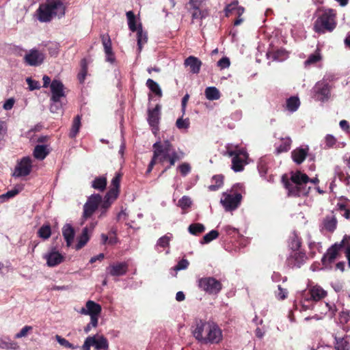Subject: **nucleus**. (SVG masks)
<instances>
[{"label":"nucleus","instance_id":"obj_1","mask_svg":"<svg viewBox=\"0 0 350 350\" xmlns=\"http://www.w3.org/2000/svg\"><path fill=\"white\" fill-rule=\"evenodd\" d=\"M152 148L153 155L148 166L146 174H150L157 163L163 165L165 162H168L169 165L163 171L165 172L174 166L176 161L181 160L185 157V153L180 150L176 151L168 139L155 142Z\"/></svg>","mask_w":350,"mask_h":350},{"label":"nucleus","instance_id":"obj_2","mask_svg":"<svg viewBox=\"0 0 350 350\" xmlns=\"http://www.w3.org/2000/svg\"><path fill=\"white\" fill-rule=\"evenodd\" d=\"M193 337L200 343L218 344L222 340V332L217 324L212 321L196 320L192 326Z\"/></svg>","mask_w":350,"mask_h":350},{"label":"nucleus","instance_id":"obj_3","mask_svg":"<svg viewBox=\"0 0 350 350\" xmlns=\"http://www.w3.org/2000/svg\"><path fill=\"white\" fill-rule=\"evenodd\" d=\"M317 18L313 23V31L318 34L332 32L337 26L336 10L319 8L316 12Z\"/></svg>","mask_w":350,"mask_h":350},{"label":"nucleus","instance_id":"obj_4","mask_svg":"<svg viewBox=\"0 0 350 350\" xmlns=\"http://www.w3.org/2000/svg\"><path fill=\"white\" fill-rule=\"evenodd\" d=\"M65 14V6L61 0H46L37 10L38 19L42 23L50 22L54 16Z\"/></svg>","mask_w":350,"mask_h":350},{"label":"nucleus","instance_id":"obj_5","mask_svg":"<svg viewBox=\"0 0 350 350\" xmlns=\"http://www.w3.org/2000/svg\"><path fill=\"white\" fill-rule=\"evenodd\" d=\"M197 285L202 291L210 295H217L223 288L221 281L213 276L199 278Z\"/></svg>","mask_w":350,"mask_h":350},{"label":"nucleus","instance_id":"obj_6","mask_svg":"<svg viewBox=\"0 0 350 350\" xmlns=\"http://www.w3.org/2000/svg\"><path fill=\"white\" fill-rule=\"evenodd\" d=\"M345 236L340 242H336L329 247L321 258V263L325 268L331 267L332 264L340 256V251L344 247Z\"/></svg>","mask_w":350,"mask_h":350},{"label":"nucleus","instance_id":"obj_7","mask_svg":"<svg viewBox=\"0 0 350 350\" xmlns=\"http://www.w3.org/2000/svg\"><path fill=\"white\" fill-rule=\"evenodd\" d=\"M102 311L101 306L94 301L89 300L85 304V308H82L80 312L83 314L90 315L91 324L94 328L98 326V317Z\"/></svg>","mask_w":350,"mask_h":350},{"label":"nucleus","instance_id":"obj_8","mask_svg":"<svg viewBox=\"0 0 350 350\" xmlns=\"http://www.w3.org/2000/svg\"><path fill=\"white\" fill-rule=\"evenodd\" d=\"M93 346L96 350H108L109 342L103 336L94 335L86 338L81 350H90V347Z\"/></svg>","mask_w":350,"mask_h":350},{"label":"nucleus","instance_id":"obj_9","mask_svg":"<svg viewBox=\"0 0 350 350\" xmlns=\"http://www.w3.org/2000/svg\"><path fill=\"white\" fill-rule=\"evenodd\" d=\"M282 183L284 188L288 191V196L300 197L301 196H306L308 193V189H306L304 186L295 185L290 181L286 174L282 176Z\"/></svg>","mask_w":350,"mask_h":350},{"label":"nucleus","instance_id":"obj_10","mask_svg":"<svg viewBox=\"0 0 350 350\" xmlns=\"http://www.w3.org/2000/svg\"><path fill=\"white\" fill-rule=\"evenodd\" d=\"M308 256L304 250L291 251L286 265L290 268H300L307 260Z\"/></svg>","mask_w":350,"mask_h":350},{"label":"nucleus","instance_id":"obj_11","mask_svg":"<svg viewBox=\"0 0 350 350\" xmlns=\"http://www.w3.org/2000/svg\"><path fill=\"white\" fill-rule=\"evenodd\" d=\"M331 90L332 87L328 83L317 82L313 88L314 99L321 102L327 101L331 96Z\"/></svg>","mask_w":350,"mask_h":350},{"label":"nucleus","instance_id":"obj_12","mask_svg":"<svg viewBox=\"0 0 350 350\" xmlns=\"http://www.w3.org/2000/svg\"><path fill=\"white\" fill-rule=\"evenodd\" d=\"M101 202V196L98 193L90 196L83 206V217L85 219L90 218Z\"/></svg>","mask_w":350,"mask_h":350},{"label":"nucleus","instance_id":"obj_13","mask_svg":"<svg viewBox=\"0 0 350 350\" xmlns=\"http://www.w3.org/2000/svg\"><path fill=\"white\" fill-rule=\"evenodd\" d=\"M242 196L239 193H224V198H221V203L225 208L226 211H231L238 208L241 204Z\"/></svg>","mask_w":350,"mask_h":350},{"label":"nucleus","instance_id":"obj_14","mask_svg":"<svg viewBox=\"0 0 350 350\" xmlns=\"http://www.w3.org/2000/svg\"><path fill=\"white\" fill-rule=\"evenodd\" d=\"M249 155L245 149L243 151H239L235 156L232 157L231 168L235 172H242L244 167L247 164Z\"/></svg>","mask_w":350,"mask_h":350},{"label":"nucleus","instance_id":"obj_15","mask_svg":"<svg viewBox=\"0 0 350 350\" xmlns=\"http://www.w3.org/2000/svg\"><path fill=\"white\" fill-rule=\"evenodd\" d=\"M32 162L29 157H23L15 167L13 176L16 177L26 176L31 172Z\"/></svg>","mask_w":350,"mask_h":350},{"label":"nucleus","instance_id":"obj_16","mask_svg":"<svg viewBox=\"0 0 350 350\" xmlns=\"http://www.w3.org/2000/svg\"><path fill=\"white\" fill-rule=\"evenodd\" d=\"M338 225V219L336 215L334 214V211L329 215H327L323 218L322 221L320 224V230L321 232L326 231L329 233H333Z\"/></svg>","mask_w":350,"mask_h":350},{"label":"nucleus","instance_id":"obj_17","mask_svg":"<svg viewBox=\"0 0 350 350\" xmlns=\"http://www.w3.org/2000/svg\"><path fill=\"white\" fill-rule=\"evenodd\" d=\"M51 91V97L50 101H59L61 98L66 97L64 93V85L62 81L57 79H53L50 85Z\"/></svg>","mask_w":350,"mask_h":350},{"label":"nucleus","instance_id":"obj_18","mask_svg":"<svg viewBox=\"0 0 350 350\" xmlns=\"http://www.w3.org/2000/svg\"><path fill=\"white\" fill-rule=\"evenodd\" d=\"M44 59L43 53L36 49H31L29 53L24 57L25 62L29 66H38L41 64Z\"/></svg>","mask_w":350,"mask_h":350},{"label":"nucleus","instance_id":"obj_19","mask_svg":"<svg viewBox=\"0 0 350 350\" xmlns=\"http://www.w3.org/2000/svg\"><path fill=\"white\" fill-rule=\"evenodd\" d=\"M129 265L126 262L113 263L107 267V273L111 276L124 275L127 273Z\"/></svg>","mask_w":350,"mask_h":350},{"label":"nucleus","instance_id":"obj_20","mask_svg":"<svg viewBox=\"0 0 350 350\" xmlns=\"http://www.w3.org/2000/svg\"><path fill=\"white\" fill-rule=\"evenodd\" d=\"M161 105L157 104L154 109L148 110V122L154 129L157 130L161 116Z\"/></svg>","mask_w":350,"mask_h":350},{"label":"nucleus","instance_id":"obj_21","mask_svg":"<svg viewBox=\"0 0 350 350\" xmlns=\"http://www.w3.org/2000/svg\"><path fill=\"white\" fill-rule=\"evenodd\" d=\"M202 65V61L198 57L191 55L184 61V66L189 68V71L192 74H198Z\"/></svg>","mask_w":350,"mask_h":350},{"label":"nucleus","instance_id":"obj_22","mask_svg":"<svg viewBox=\"0 0 350 350\" xmlns=\"http://www.w3.org/2000/svg\"><path fill=\"white\" fill-rule=\"evenodd\" d=\"M122 174L120 172H117L115 176L111 180V188L109 189L108 196H111L113 198H118L120 193V181Z\"/></svg>","mask_w":350,"mask_h":350},{"label":"nucleus","instance_id":"obj_23","mask_svg":"<svg viewBox=\"0 0 350 350\" xmlns=\"http://www.w3.org/2000/svg\"><path fill=\"white\" fill-rule=\"evenodd\" d=\"M44 258L49 267H55L64 261V256L58 252L51 251L45 255Z\"/></svg>","mask_w":350,"mask_h":350},{"label":"nucleus","instance_id":"obj_24","mask_svg":"<svg viewBox=\"0 0 350 350\" xmlns=\"http://www.w3.org/2000/svg\"><path fill=\"white\" fill-rule=\"evenodd\" d=\"M309 148H297L291 152V157L295 163L299 165L302 163L306 159L308 154Z\"/></svg>","mask_w":350,"mask_h":350},{"label":"nucleus","instance_id":"obj_25","mask_svg":"<svg viewBox=\"0 0 350 350\" xmlns=\"http://www.w3.org/2000/svg\"><path fill=\"white\" fill-rule=\"evenodd\" d=\"M339 200L340 202L336 205L337 210L346 219H350V204H347V202L349 201V199L341 196Z\"/></svg>","mask_w":350,"mask_h":350},{"label":"nucleus","instance_id":"obj_26","mask_svg":"<svg viewBox=\"0 0 350 350\" xmlns=\"http://www.w3.org/2000/svg\"><path fill=\"white\" fill-rule=\"evenodd\" d=\"M289 180L295 185L304 186L305 184L309 182L310 178L307 174H304L300 171H297L291 173Z\"/></svg>","mask_w":350,"mask_h":350},{"label":"nucleus","instance_id":"obj_27","mask_svg":"<svg viewBox=\"0 0 350 350\" xmlns=\"http://www.w3.org/2000/svg\"><path fill=\"white\" fill-rule=\"evenodd\" d=\"M117 228L115 227H112L109 231L108 235L105 234H101V241L102 244H109V245H115L118 243V239L116 236Z\"/></svg>","mask_w":350,"mask_h":350},{"label":"nucleus","instance_id":"obj_28","mask_svg":"<svg viewBox=\"0 0 350 350\" xmlns=\"http://www.w3.org/2000/svg\"><path fill=\"white\" fill-rule=\"evenodd\" d=\"M62 234L66 240V245L70 247L75 237V230L72 226L67 224L62 228Z\"/></svg>","mask_w":350,"mask_h":350},{"label":"nucleus","instance_id":"obj_29","mask_svg":"<svg viewBox=\"0 0 350 350\" xmlns=\"http://www.w3.org/2000/svg\"><path fill=\"white\" fill-rule=\"evenodd\" d=\"M0 348L6 350H20L21 349L18 342L12 340L9 337L0 338Z\"/></svg>","mask_w":350,"mask_h":350},{"label":"nucleus","instance_id":"obj_30","mask_svg":"<svg viewBox=\"0 0 350 350\" xmlns=\"http://www.w3.org/2000/svg\"><path fill=\"white\" fill-rule=\"evenodd\" d=\"M301 238L298 237L296 234H293L290 236L288 242V247L291 251L301 250Z\"/></svg>","mask_w":350,"mask_h":350},{"label":"nucleus","instance_id":"obj_31","mask_svg":"<svg viewBox=\"0 0 350 350\" xmlns=\"http://www.w3.org/2000/svg\"><path fill=\"white\" fill-rule=\"evenodd\" d=\"M310 294L312 300L318 301L327 295V292L319 286H314L310 290Z\"/></svg>","mask_w":350,"mask_h":350},{"label":"nucleus","instance_id":"obj_32","mask_svg":"<svg viewBox=\"0 0 350 350\" xmlns=\"http://www.w3.org/2000/svg\"><path fill=\"white\" fill-rule=\"evenodd\" d=\"M107 184V179L105 176L96 177L92 182V187L99 191L105 190Z\"/></svg>","mask_w":350,"mask_h":350},{"label":"nucleus","instance_id":"obj_33","mask_svg":"<svg viewBox=\"0 0 350 350\" xmlns=\"http://www.w3.org/2000/svg\"><path fill=\"white\" fill-rule=\"evenodd\" d=\"M49 150L45 145H36L34 148L33 155L38 160L44 159L49 154Z\"/></svg>","mask_w":350,"mask_h":350},{"label":"nucleus","instance_id":"obj_34","mask_svg":"<svg viewBox=\"0 0 350 350\" xmlns=\"http://www.w3.org/2000/svg\"><path fill=\"white\" fill-rule=\"evenodd\" d=\"M137 38L138 51L139 53H140L142 51L143 45L146 44L148 41L147 33L143 31L141 24H139L138 26V30L137 31Z\"/></svg>","mask_w":350,"mask_h":350},{"label":"nucleus","instance_id":"obj_35","mask_svg":"<svg viewBox=\"0 0 350 350\" xmlns=\"http://www.w3.org/2000/svg\"><path fill=\"white\" fill-rule=\"evenodd\" d=\"M81 116L77 115L74 118L72 121V126L69 133V137L70 138H75L78 134L81 127Z\"/></svg>","mask_w":350,"mask_h":350},{"label":"nucleus","instance_id":"obj_36","mask_svg":"<svg viewBox=\"0 0 350 350\" xmlns=\"http://www.w3.org/2000/svg\"><path fill=\"white\" fill-rule=\"evenodd\" d=\"M224 176L222 174L214 175L212 177V182H213L214 184L208 186V190L211 191L218 190L224 185Z\"/></svg>","mask_w":350,"mask_h":350},{"label":"nucleus","instance_id":"obj_37","mask_svg":"<svg viewBox=\"0 0 350 350\" xmlns=\"http://www.w3.org/2000/svg\"><path fill=\"white\" fill-rule=\"evenodd\" d=\"M117 198H113L111 196H108V192L105 196L103 201L101 200L100 203V209L101 211L100 216H103L105 214L107 209L111 206V204L116 200Z\"/></svg>","mask_w":350,"mask_h":350},{"label":"nucleus","instance_id":"obj_38","mask_svg":"<svg viewBox=\"0 0 350 350\" xmlns=\"http://www.w3.org/2000/svg\"><path fill=\"white\" fill-rule=\"evenodd\" d=\"M90 239L89 236V230L88 227H85L83 230L82 233L79 237L78 243L76 245V250H80L85 245V244L88 242Z\"/></svg>","mask_w":350,"mask_h":350},{"label":"nucleus","instance_id":"obj_39","mask_svg":"<svg viewBox=\"0 0 350 350\" xmlns=\"http://www.w3.org/2000/svg\"><path fill=\"white\" fill-rule=\"evenodd\" d=\"M148 89L159 98H161L163 96L162 90L159 87V84L151 79H148L146 83Z\"/></svg>","mask_w":350,"mask_h":350},{"label":"nucleus","instance_id":"obj_40","mask_svg":"<svg viewBox=\"0 0 350 350\" xmlns=\"http://www.w3.org/2000/svg\"><path fill=\"white\" fill-rule=\"evenodd\" d=\"M335 349L336 350H349L350 344L347 340V336L342 338H335Z\"/></svg>","mask_w":350,"mask_h":350},{"label":"nucleus","instance_id":"obj_41","mask_svg":"<svg viewBox=\"0 0 350 350\" xmlns=\"http://www.w3.org/2000/svg\"><path fill=\"white\" fill-rule=\"evenodd\" d=\"M190 12L191 14L192 23H194L195 20L202 21L208 14L207 10L201 8L190 10Z\"/></svg>","mask_w":350,"mask_h":350},{"label":"nucleus","instance_id":"obj_42","mask_svg":"<svg viewBox=\"0 0 350 350\" xmlns=\"http://www.w3.org/2000/svg\"><path fill=\"white\" fill-rule=\"evenodd\" d=\"M300 105V101L297 96H291L286 100V109L289 111L294 112Z\"/></svg>","mask_w":350,"mask_h":350},{"label":"nucleus","instance_id":"obj_43","mask_svg":"<svg viewBox=\"0 0 350 350\" xmlns=\"http://www.w3.org/2000/svg\"><path fill=\"white\" fill-rule=\"evenodd\" d=\"M291 142L292 141L290 137L282 138L280 144L276 148L277 153L288 152L291 148Z\"/></svg>","mask_w":350,"mask_h":350},{"label":"nucleus","instance_id":"obj_44","mask_svg":"<svg viewBox=\"0 0 350 350\" xmlns=\"http://www.w3.org/2000/svg\"><path fill=\"white\" fill-rule=\"evenodd\" d=\"M205 96L208 100H217L220 98V92L215 87H208L205 90Z\"/></svg>","mask_w":350,"mask_h":350},{"label":"nucleus","instance_id":"obj_45","mask_svg":"<svg viewBox=\"0 0 350 350\" xmlns=\"http://www.w3.org/2000/svg\"><path fill=\"white\" fill-rule=\"evenodd\" d=\"M205 230V226L200 223L191 224L188 227V231L190 234L198 236Z\"/></svg>","mask_w":350,"mask_h":350},{"label":"nucleus","instance_id":"obj_46","mask_svg":"<svg viewBox=\"0 0 350 350\" xmlns=\"http://www.w3.org/2000/svg\"><path fill=\"white\" fill-rule=\"evenodd\" d=\"M245 148L240 147L239 145H234L232 144H228L226 146V153L225 155L230 157L235 156L239 151H243Z\"/></svg>","mask_w":350,"mask_h":350},{"label":"nucleus","instance_id":"obj_47","mask_svg":"<svg viewBox=\"0 0 350 350\" xmlns=\"http://www.w3.org/2000/svg\"><path fill=\"white\" fill-rule=\"evenodd\" d=\"M21 191V188L14 187L13 189L8 191L5 193L1 195L0 202L3 203L12 198H14V196L18 195Z\"/></svg>","mask_w":350,"mask_h":350},{"label":"nucleus","instance_id":"obj_48","mask_svg":"<svg viewBox=\"0 0 350 350\" xmlns=\"http://www.w3.org/2000/svg\"><path fill=\"white\" fill-rule=\"evenodd\" d=\"M126 17L128 19V25L129 29L133 32L137 31L138 30V27H137L136 25V20L134 13L132 11L127 12Z\"/></svg>","mask_w":350,"mask_h":350},{"label":"nucleus","instance_id":"obj_49","mask_svg":"<svg viewBox=\"0 0 350 350\" xmlns=\"http://www.w3.org/2000/svg\"><path fill=\"white\" fill-rule=\"evenodd\" d=\"M38 237L43 239H47L51 235V228L49 224L43 225L40 228L38 231Z\"/></svg>","mask_w":350,"mask_h":350},{"label":"nucleus","instance_id":"obj_50","mask_svg":"<svg viewBox=\"0 0 350 350\" xmlns=\"http://www.w3.org/2000/svg\"><path fill=\"white\" fill-rule=\"evenodd\" d=\"M219 235V233L216 230H212L208 233L206 234L202 239L200 241L201 244H207L213 240L217 239Z\"/></svg>","mask_w":350,"mask_h":350},{"label":"nucleus","instance_id":"obj_51","mask_svg":"<svg viewBox=\"0 0 350 350\" xmlns=\"http://www.w3.org/2000/svg\"><path fill=\"white\" fill-rule=\"evenodd\" d=\"M322 59V57L320 53V51L319 49H317L314 53L311 54L309 55L307 60L305 62L306 65H311L317 63L318 62L321 61Z\"/></svg>","mask_w":350,"mask_h":350},{"label":"nucleus","instance_id":"obj_52","mask_svg":"<svg viewBox=\"0 0 350 350\" xmlns=\"http://www.w3.org/2000/svg\"><path fill=\"white\" fill-rule=\"evenodd\" d=\"M192 204V201L189 196H183L178 202V206H180L183 210H186L190 208Z\"/></svg>","mask_w":350,"mask_h":350},{"label":"nucleus","instance_id":"obj_53","mask_svg":"<svg viewBox=\"0 0 350 350\" xmlns=\"http://www.w3.org/2000/svg\"><path fill=\"white\" fill-rule=\"evenodd\" d=\"M102 44L104 47V51H107L109 52L112 49L111 46V40L109 36V34H102L100 36Z\"/></svg>","mask_w":350,"mask_h":350},{"label":"nucleus","instance_id":"obj_54","mask_svg":"<svg viewBox=\"0 0 350 350\" xmlns=\"http://www.w3.org/2000/svg\"><path fill=\"white\" fill-rule=\"evenodd\" d=\"M287 51L284 49H279L273 52V58L275 60L282 61L287 57Z\"/></svg>","mask_w":350,"mask_h":350},{"label":"nucleus","instance_id":"obj_55","mask_svg":"<svg viewBox=\"0 0 350 350\" xmlns=\"http://www.w3.org/2000/svg\"><path fill=\"white\" fill-rule=\"evenodd\" d=\"M345 256L348 260V265L350 268V237L348 235H345V243L344 247Z\"/></svg>","mask_w":350,"mask_h":350},{"label":"nucleus","instance_id":"obj_56","mask_svg":"<svg viewBox=\"0 0 350 350\" xmlns=\"http://www.w3.org/2000/svg\"><path fill=\"white\" fill-rule=\"evenodd\" d=\"M50 111L51 113H59L60 111H62V104L61 103V99L59 100V101H51V105H50Z\"/></svg>","mask_w":350,"mask_h":350},{"label":"nucleus","instance_id":"obj_57","mask_svg":"<svg viewBox=\"0 0 350 350\" xmlns=\"http://www.w3.org/2000/svg\"><path fill=\"white\" fill-rule=\"evenodd\" d=\"M190 122L188 118L183 119V118H180L177 119L176 122V126L179 129H188L189 126Z\"/></svg>","mask_w":350,"mask_h":350},{"label":"nucleus","instance_id":"obj_58","mask_svg":"<svg viewBox=\"0 0 350 350\" xmlns=\"http://www.w3.org/2000/svg\"><path fill=\"white\" fill-rule=\"evenodd\" d=\"M32 326L25 325L21 329V331L18 333L15 334L14 338L18 339L23 337H25L27 336L29 332L32 331Z\"/></svg>","mask_w":350,"mask_h":350},{"label":"nucleus","instance_id":"obj_59","mask_svg":"<svg viewBox=\"0 0 350 350\" xmlns=\"http://www.w3.org/2000/svg\"><path fill=\"white\" fill-rule=\"evenodd\" d=\"M26 82L29 85V89L31 91L39 90L40 88V83L38 81L32 79L31 77L26 79Z\"/></svg>","mask_w":350,"mask_h":350},{"label":"nucleus","instance_id":"obj_60","mask_svg":"<svg viewBox=\"0 0 350 350\" xmlns=\"http://www.w3.org/2000/svg\"><path fill=\"white\" fill-rule=\"evenodd\" d=\"M276 297L280 300H284L287 297L288 291L283 288L280 285L278 286V291L275 293Z\"/></svg>","mask_w":350,"mask_h":350},{"label":"nucleus","instance_id":"obj_61","mask_svg":"<svg viewBox=\"0 0 350 350\" xmlns=\"http://www.w3.org/2000/svg\"><path fill=\"white\" fill-rule=\"evenodd\" d=\"M8 126L5 121L0 120V144L4 140L7 134Z\"/></svg>","mask_w":350,"mask_h":350},{"label":"nucleus","instance_id":"obj_62","mask_svg":"<svg viewBox=\"0 0 350 350\" xmlns=\"http://www.w3.org/2000/svg\"><path fill=\"white\" fill-rule=\"evenodd\" d=\"M178 169L182 176H185L190 172L191 166L189 163H184L178 166Z\"/></svg>","mask_w":350,"mask_h":350},{"label":"nucleus","instance_id":"obj_63","mask_svg":"<svg viewBox=\"0 0 350 350\" xmlns=\"http://www.w3.org/2000/svg\"><path fill=\"white\" fill-rule=\"evenodd\" d=\"M170 241V237H167V235H164L159 239V240L157 241V245H159L163 248H165L169 245Z\"/></svg>","mask_w":350,"mask_h":350},{"label":"nucleus","instance_id":"obj_64","mask_svg":"<svg viewBox=\"0 0 350 350\" xmlns=\"http://www.w3.org/2000/svg\"><path fill=\"white\" fill-rule=\"evenodd\" d=\"M325 142L327 148H332L336 143V139L332 135H327L325 137Z\"/></svg>","mask_w":350,"mask_h":350}]
</instances>
